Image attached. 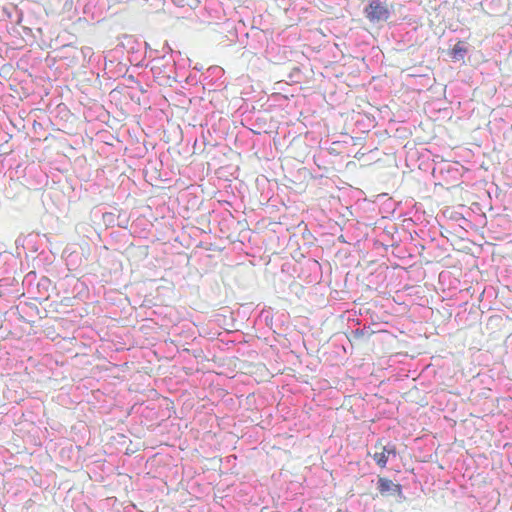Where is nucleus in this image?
I'll return each mask as SVG.
<instances>
[{
  "instance_id": "obj_1",
  "label": "nucleus",
  "mask_w": 512,
  "mask_h": 512,
  "mask_svg": "<svg viewBox=\"0 0 512 512\" xmlns=\"http://www.w3.org/2000/svg\"><path fill=\"white\" fill-rule=\"evenodd\" d=\"M169 56H157L158 51L150 50V71L154 80L161 86L172 87L174 83L181 82V76L178 72L176 59L181 56L180 51H173L166 42L163 47Z\"/></svg>"
},
{
  "instance_id": "obj_2",
  "label": "nucleus",
  "mask_w": 512,
  "mask_h": 512,
  "mask_svg": "<svg viewBox=\"0 0 512 512\" xmlns=\"http://www.w3.org/2000/svg\"><path fill=\"white\" fill-rule=\"evenodd\" d=\"M126 42L118 44L114 49L108 51L106 54V66H112L117 56H120L127 52L128 62L138 68L147 67L149 63H146L147 48L146 42H141L133 38L132 36L125 37Z\"/></svg>"
},
{
  "instance_id": "obj_3",
  "label": "nucleus",
  "mask_w": 512,
  "mask_h": 512,
  "mask_svg": "<svg viewBox=\"0 0 512 512\" xmlns=\"http://www.w3.org/2000/svg\"><path fill=\"white\" fill-rule=\"evenodd\" d=\"M364 14L372 23L386 22L391 17L388 0H368Z\"/></svg>"
},
{
  "instance_id": "obj_4",
  "label": "nucleus",
  "mask_w": 512,
  "mask_h": 512,
  "mask_svg": "<svg viewBox=\"0 0 512 512\" xmlns=\"http://www.w3.org/2000/svg\"><path fill=\"white\" fill-rule=\"evenodd\" d=\"M223 76L224 70L220 66L209 67L206 73L201 75L203 88H208L209 91L220 88L224 84Z\"/></svg>"
},
{
  "instance_id": "obj_5",
  "label": "nucleus",
  "mask_w": 512,
  "mask_h": 512,
  "mask_svg": "<svg viewBox=\"0 0 512 512\" xmlns=\"http://www.w3.org/2000/svg\"><path fill=\"white\" fill-rule=\"evenodd\" d=\"M19 280L13 276H7L0 279V296L11 295L14 298L20 296Z\"/></svg>"
},
{
  "instance_id": "obj_6",
  "label": "nucleus",
  "mask_w": 512,
  "mask_h": 512,
  "mask_svg": "<svg viewBox=\"0 0 512 512\" xmlns=\"http://www.w3.org/2000/svg\"><path fill=\"white\" fill-rule=\"evenodd\" d=\"M397 454L398 452L396 450V446L394 444L388 443L383 447L382 452L374 453L372 458L379 467L385 468L388 461L390 459L396 458Z\"/></svg>"
},
{
  "instance_id": "obj_7",
  "label": "nucleus",
  "mask_w": 512,
  "mask_h": 512,
  "mask_svg": "<svg viewBox=\"0 0 512 512\" xmlns=\"http://www.w3.org/2000/svg\"><path fill=\"white\" fill-rule=\"evenodd\" d=\"M51 286V280L46 276H42L35 284V295H32V298L36 300H47L50 296L49 291Z\"/></svg>"
},
{
  "instance_id": "obj_8",
  "label": "nucleus",
  "mask_w": 512,
  "mask_h": 512,
  "mask_svg": "<svg viewBox=\"0 0 512 512\" xmlns=\"http://www.w3.org/2000/svg\"><path fill=\"white\" fill-rule=\"evenodd\" d=\"M395 483L386 477L378 476L376 481V489L383 497L393 496Z\"/></svg>"
},
{
  "instance_id": "obj_9",
  "label": "nucleus",
  "mask_w": 512,
  "mask_h": 512,
  "mask_svg": "<svg viewBox=\"0 0 512 512\" xmlns=\"http://www.w3.org/2000/svg\"><path fill=\"white\" fill-rule=\"evenodd\" d=\"M100 0H82L83 13L93 20H99L101 17V9L97 8Z\"/></svg>"
},
{
  "instance_id": "obj_10",
  "label": "nucleus",
  "mask_w": 512,
  "mask_h": 512,
  "mask_svg": "<svg viewBox=\"0 0 512 512\" xmlns=\"http://www.w3.org/2000/svg\"><path fill=\"white\" fill-rule=\"evenodd\" d=\"M448 54L454 62L464 61L468 54V44L464 41H458Z\"/></svg>"
},
{
  "instance_id": "obj_11",
  "label": "nucleus",
  "mask_w": 512,
  "mask_h": 512,
  "mask_svg": "<svg viewBox=\"0 0 512 512\" xmlns=\"http://www.w3.org/2000/svg\"><path fill=\"white\" fill-rule=\"evenodd\" d=\"M255 323L264 324L266 327H268V328H270V329H271V328H272V326H273V314H272V308H271V307H266V306H265V307L260 311V313H259V315H258V317H257V319H256V321H255Z\"/></svg>"
},
{
  "instance_id": "obj_12",
  "label": "nucleus",
  "mask_w": 512,
  "mask_h": 512,
  "mask_svg": "<svg viewBox=\"0 0 512 512\" xmlns=\"http://www.w3.org/2000/svg\"><path fill=\"white\" fill-rule=\"evenodd\" d=\"M374 333L375 331L369 325L351 330V334L355 339H369Z\"/></svg>"
},
{
  "instance_id": "obj_13",
  "label": "nucleus",
  "mask_w": 512,
  "mask_h": 512,
  "mask_svg": "<svg viewBox=\"0 0 512 512\" xmlns=\"http://www.w3.org/2000/svg\"><path fill=\"white\" fill-rule=\"evenodd\" d=\"M36 279V273L31 271L29 273H27L24 278H23V281H22V285L23 286H26L27 288V292L32 296V295H35V284H34V280Z\"/></svg>"
},
{
  "instance_id": "obj_14",
  "label": "nucleus",
  "mask_w": 512,
  "mask_h": 512,
  "mask_svg": "<svg viewBox=\"0 0 512 512\" xmlns=\"http://www.w3.org/2000/svg\"><path fill=\"white\" fill-rule=\"evenodd\" d=\"M449 218L455 221L461 228L467 229L471 227V221L465 218L461 213L451 211Z\"/></svg>"
},
{
  "instance_id": "obj_15",
  "label": "nucleus",
  "mask_w": 512,
  "mask_h": 512,
  "mask_svg": "<svg viewBox=\"0 0 512 512\" xmlns=\"http://www.w3.org/2000/svg\"><path fill=\"white\" fill-rule=\"evenodd\" d=\"M119 56L116 57L115 59V62L112 66H106L105 65V69H109V71H112L113 69H115V75L117 77L119 76H124L128 70L127 68V64L126 63H123L121 61H117Z\"/></svg>"
},
{
  "instance_id": "obj_16",
  "label": "nucleus",
  "mask_w": 512,
  "mask_h": 512,
  "mask_svg": "<svg viewBox=\"0 0 512 512\" xmlns=\"http://www.w3.org/2000/svg\"><path fill=\"white\" fill-rule=\"evenodd\" d=\"M301 74V68L297 65H294L291 68L290 72L288 73L287 78L292 83H299L301 79Z\"/></svg>"
},
{
  "instance_id": "obj_17",
  "label": "nucleus",
  "mask_w": 512,
  "mask_h": 512,
  "mask_svg": "<svg viewBox=\"0 0 512 512\" xmlns=\"http://www.w3.org/2000/svg\"><path fill=\"white\" fill-rule=\"evenodd\" d=\"M307 269L316 275L321 273V265L317 260L308 259L306 262Z\"/></svg>"
},
{
  "instance_id": "obj_18",
  "label": "nucleus",
  "mask_w": 512,
  "mask_h": 512,
  "mask_svg": "<svg viewBox=\"0 0 512 512\" xmlns=\"http://www.w3.org/2000/svg\"><path fill=\"white\" fill-rule=\"evenodd\" d=\"M393 496L396 497V501L398 503H402L407 499L405 494L403 493V486L401 484L395 483Z\"/></svg>"
},
{
  "instance_id": "obj_19",
  "label": "nucleus",
  "mask_w": 512,
  "mask_h": 512,
  "mask_svg": "<svg viewBox=\"0 0 512 512\" xmlns=\"http://www.w3.org/2000/svg\"><path fill=\"white\" fill-rule=\"evenodd\" d=\"M185 82H186L187 84H189V85H194V84H196V83L198 82V80H197V76H196V75H192V74H190L189 76H187V77L185 78Z\"/></svg>"
},
{
  "instance_id": "obj_20",
  "label": "nucleus",
  "mask_w": 512,
  "mask_h": 512,
  "mask_svg": "<svg viewBox=\"0 0 512 512\" xmlns=\"http://www.w3.org/2000/svg\"><path fill=\"white\" fill-rule=\"evenodd\" d=\"M24 241H25V240H24L21 236H19V237L16 239L15 244H16V246H17V247H19V246H24Z\"/></svg>"
},
{
  "instance_id": "obj_21",
  "label": "nucleus",
  "mask_w": 512,
  "mask_h": 512,
  "mask_svg": "<svg viewBox=\"0 0 512 512\" xmlns=\"http://www.w3.org/2000/svg\"><path fill=\"white\" fill-rule=\"evenodd\" d=\"M91 52V48L89 47H84L81 49V53L83 54V56L85 57L88 53Z\"/></svg>"
},
{
  "instance_id": "obj_22",
  "label": "nucleus",
  "mask_w": 512,
  "mask_h": 512,
  "mask_svg": "<svg viewBox=\"0 0 512 512\" xmlns=\"http://www.w3.org/2000/svg\"><path fill=\"white\" fill-rule=\"evenodd\" d=\"M455 165H458V163H454V164L449 163V164H447V168H446L447 172L453 171Z\"/></svg>"
},
{
  "instance_id": "obj_23",
  "label": "nucleus",
  "mask_w": 512,
  "mask_h": 512,
  "mask_svg": "<svg viewBox=\"0 0 512 512\" xmlns=\"http://www.w3.org/2000/svg\"><path fill=\"white\" fill-rule=\"evenodd\" d=\"M45 260H46V261H48L49 263H51V262H52V255H51V253H49V254H47V255L45 256Z\"/></svg>"
},
{
  "instance_id": "obj_24",
  "label": "nucleus",
  "mask_w": 512,
  "mask_h": 512,
  "mask_svg": "<svg viewBox=\"0 0 512 512\" xmlns=\"http://www.w3.org/2000/svg\"><path fill=\"white\" fill-rule=\"evenodd\" d=\"M338 240H339L340 242H342V243H347V241L344 239V236H343V235L339 236Z\"/></svg>"
},
{
  "instance_id": "obj_25",
  "label": "nucleus",
  "mask_w": 512,
  "mask_h": 512,
  "mask_svg": "<svg viewBox=\"0 0 512 512\" xmlns=\"http://www.w3.org/2000/svg\"><path fill=\"white\" fill-rule=\"evenodd\" d=\"M30 308L37 310V306H35V305L31 306Z\"/></svg>"
}]
</instances>
